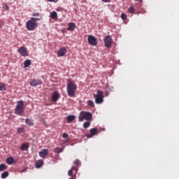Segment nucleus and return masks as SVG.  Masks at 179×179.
Returning a JSON list of instances; mask_svg holds the SVG:
<instances>
[{
    "instance_id": "obj_1",
    "label": "nucleus",
    "mask_w": 179,
    "mask_h": 179,
    "mask_svg": "<svg viewBox=\"0 0 179 179\" xmlns=\"http://www.w3.org/2000/svg\"><path fill=\"white\" fill-rule=\"evenodd\" d=\"M39 20H43V17L41 16L38 18L31 17V19L26 22L27 29H28L29 31L36 30V29L38 27V22H37V21Z\"/></svg>"
},
{
    "instance_id": "obj_2",
    "label": "nucleus",
    "mask_w": 179,
    "mask_h": 179,
    "mask_svg": "<svg viewBox=\"0 0 179 179\" xmlns=\"http://www.w3.org/2000/svg\"><path fill=\"white\" fill-rule=\"evenodd\" d=\"M78 86L75 85L73 82L70 81L67 84V94L69 97H75V93Z\"/></svg>"
},
{
    "instance_id": "obj_3",
    "label": "nucleus",
    "mask_w": 179,
    "mask_h": 179,
    "mask_svg": "<svg viewBox=\"0 0 179 179\" xmlns=\"http://www.w3.org/2000/svg\"><path fill=\"white\" fill-rule=\"evenodd\" d=\"M23 107H24V102L23 101H17L15 109V114L20 116L23 115Z\"/></svg>"
},
{
    "instance_id": "obj_4",
    "label": "nucleus",
    "mask_w": 179,
    "mask_h": 179,
    "mask_svg": "<svg viewBox=\"0 0 179 179\" xmlns=\"http://www.w3.org/2000/svg\"><path fill=\"white\" fill-rule=\"evenodd\" d=\"M79 121H83L86 120L87 121H90L92 118V113L90 112H85L82 111L80 113Z\"/></svg>"
},
{
    "instance_id": "obj_5",
    "label": "nucleus",
    "mask_w": 179,
    "mask_h": 179,
    "mask_svg": "<svg viewBox=\"0 0 179 179\" xmlns=\"http://www.w3.org/2000/svg\"><path fill=\"white\" fill-rule=\"evenodd\" d=\"M94 97L95 98V103H96V104H101V103H103V99L102 91L98 90L97 94H94Z\"/></svg>"
},
{
    "instance_id": "obj_6",
    "label": "nucleus",
    "mask_w": 179,
    "mask_h": 179,
    "mask_svg": "<svg viewBox=\"0 0 179 179\" xmlns=\"http://www.w3.org/2000/svg\"><path fill=\"white\" fill-rule=\"evenodd\" d=\"M103 41L105 43V46L107 48H111V45H113V38H111L110 35L106 36L103 39Z\"/></svg>"
},
{
    "instance_id": "obj_7",
    "label": "nucleus",
    "mask_w": 179,
    "mask_h": 179,
    "mask_svg": "<svg viewBox=\"0 0 179 179\" xmlns=\"http://www.w3.org/2000/svg\"><path fill=\"white\" fill-rule=\"evenodd\" d=\"M87 41L90 45L96 46L97 45V39L94 36L89 35L87 38Z\"/></svg>"
},
{
    "instance_id": "obj_8",
    "label": "nucleus",
    "mask_w": 179,
    "mask_h": 179,
    "mask_svg": "<svg viewBox=\"0 0 179 179\" xmlns=\"http://www.w3.org/2000/svg\"><path fill=\"white\" fill-rule=\"evenodd\" d=\"M18 52L22 55V57H27L29 55V53L27 52V49L24 47H20L18 49Z\"/></svg>"
},
{
    "instance_id": "obj_9",
    "label": "nucleus",
    "mask_w": 179,
    "mask_h": 179,
    "mask_svg": "<svg viewBox=\"0 0 179 179\" xmlns=\"http://www.w3.org/2000/svg\"><path fill=\"white\" fill-rule=\"evenodd\" d=\"M29 84H30V86L36 87L40 85H43V81L40 79L38 80L34 79L29 83Z\"/></svg>"
},
{
    "instance_id": "obj_10",
    "label": "nucleus",
    "mask_w": 179,
    "mask_h": 179,
    "mask_svg": "<svg viewBox=\"0 0 179 179\" xmlns=\"http://www.w3.org/2000/svg\"><path fill=\"white\" fill-rule=\"evenodd\" d=\"M90 134L86 135L87 138H92L93 136H94V135H96V134H97V129L96 128L91 129L90 130Z\"/></svg>"
},
{
    "instance_id": "obj_11",
    "label": "nucleus",
    "mask_w": 179,
    "mask_h": 179,
    "mask_svg": "<svg viewBox=\"0 0 179 179\" xmlns=\"http://www.w3.org/2000/svg\"><path fill=\"white\" fill-rule=\"evenodd\" d=\"M66 54V48H62L57 52V57H64Z\"/></svg>"
},
{
    "instance_id": "obj_12",
    "label": "nucleus",
    "mask_w": 179,
    "mask_h": 179,
    "mask_svg": "<svg viewBox=\"0 0 179 179\" xmlns=\"http://www.w3.org/2000/svg\"><path fill=\"white\" fill-rule=\"evenodd\" d=\"M58 99H59V94L58 91H55L52 95V101L54 102L58 101Z\"/></svg>"
},
{
    "instance_id": "obj_13",
    "label": "nucleus",
    "mask_w": 179,
    "mask_h": 179,
    "mask_svg": "<svg viewBox=\"0 0 179 179\" xmlns=\"http://www.w3.org/2000/svg\"><path fill=\"white\" fill-rule=\"evenodd\" d=\"M39 156L40 157L44 158L46 157V156H48V150L43 149L42 151L39 152Z\"/></svg>"
},
{
    "instance_id": "obj_14",
    "label": "nucleus",
    "mask_w": 179,
    "mask_h": 179,
    "mask_svg": "<svg viewBox=\"0 0 179 179\" xmlns=\"http://www.w3.org/2000/svg\"><path fill=\"white\" fill-rule=\"evenodd\" d=\"M25 124L28 125V127H34V120L33 119L27 118L25 120Z\"/></svg>"
},
{
    "instance_id": "obj_15",
    "label": "nucleus",
    "mask_w": 179,
    "mask_h": 179,
    "mask_svg": "<svg viewBox=\"0 0 179 179\" xmlns=\"http://www.w3.org/2000/svg\"><path fill=\"white\" fill-rule=\"evenodd\" d=\"M76 27V24H75V23L70 22V23H69V27L67 28V30L69 31H73V30H75Z\"/></svg>"
},
{
    "instance_id": "obj_16",
    "label": "nucleus",
    "mask_w": 179,
    "mask_h": 179,
    "mask_svg": "<svg viewBox=\"0 0 179 179\" xmlns=\"http://www.w3.org/2000/svg\"><path fill=\"white\" fill-rule=\"evenodd\" d=\"M20 150H22V152L29 150V143H22L20 147Z\"/></svg>"
},
{
    "instance_id": "obj_17",
    "label": "nucleus",
    "mask_w": 179,
    "mask_h": 179,
    "mask_svg": "<svg viewBox=\"0 0 179 179\" xmlns=\"http://www.w3.org/2000/svg\"><path fill=\"white\" fill-rule=\"evenodd\" d=\"M43 164H44V161L43 160H39V161L36 162L35 167L36 169H40L41 167L43 166Z\"/></svg>"
},
{
    "instance_id": "obj_18",
    "label": "nucleus",
    "mask_w": 179,
    "mask_h": 179,
    "mask_svg": "<svg viewBox=\"0 0 179 179\" xmlns=\"http://www.w3.org/2000/svg\"><path fill=\"white\" fill-rule=\"evenodd\" d=\"M73 170H75L76 173L78 171V169L76 166H72L71 169H70L68 172V174L69 177H71V176L73 174Z\"/></svg>"
},
{
    "instance_id": "obj_19",
    "label": "nucleus",
    "mask_w": 179,
    "mask_h": 179,
    "mask_svg": "<svg viewBox=\"0 0 179 179\" xmlns=\"http://www.w3.org/2000/svg\"><path fill=\"white\" fill-rule=\"evenodd\" d=\"M75 118H76V117H75V115H70L69 116H67L66 117V120H67V122H72V121H75Z\"/></svg>"
},
{
    "instance_id": "obj_20",
    "label": "nucleus",
    "mask_w": 179,
    "mask_h": 179,
    "mask_svg": "<svg viewBox=\"0 0 179 179\" xmlns=\"http://www.w3.org/2000/svg\"><path fill=\"white\" fill-rule=\"evenodd\" d=\"M6 163L7 164H13V163H15V159H13V157H10L6 159Z\"/></svg>"
},
{
    "instance_id": "obj_21",
    "label": "nucleus",
    "mask_w": 179,
    "mask_h": 179,
    "mask_svg": "<svg viewBox=\"0 0 179 179\" xmlns=\"http://www.w3.org/2000/svg\"><path fill=\"white\" fill-rule=\"evenodd\" d=\"M30 65H31V60L27 59L24 61V68H29V66H30Z\"/></svg>"
},
{
    "instance_id": "obj_22",
    "label": "nucleus",
    "mask_w": 179,
    "mask_h": 179,
    "mask_svg": "<svg viewBox=\"0 0 179 179\" xmlns=\"http://www.w3.org/2000/svg\"><path fill=\"white\" fill-rule=\"evenodd\" d=\"M5 170H8V166L5 164H0V173L1 171H5Z\"/></svg>"
},
{
    "instance_id": "obj_23",
    "label": "nucleus",
    "mask_w": 179,
    "mask_h": 179,
    "mask_svg": "<svg viewBox=\"0 0 179 179\" xmlns=\"http://www.w3.org/2000/svg\"><path fill=\"white\" fill-rule=\"evenodd\" d=\"M1 178H3V179L6 178V177H9V172H8V171H6L3 172V173L1 174Z\"/></svg>"
},
{
    "instance_id": "obj_24",
    "label": "nucleus",
    "mask_w": 179,
    "mask_h": 179,
    "mask_svg": "<svg viewBox=\"0 0 179 179\" xmlns=\"http://www.w3.org/2000/svg\"><path fill=\"white\" fill-rule=\"evenodd\" d=\"M3 90H6V85L2 83H0V92H3Z\"/></svg>"
},
{
    "instance_id": "obj_25",
    "label": "nucleus",
    "mask_w": 179,
    "mask_h": 179,
    "mask_svg": "<svg viewBox=\"0 0 179 179\" xmlns=\"http://www.w3.org/2000/svg\"><path fill=\"white\" fill-rule=\"evenodd\" d=\"M50 16L52 19H57V17H58V14L57 13V12L53 11L51 13Z\"/></svg>"
},
{
    "instance_id": "obj_26",
    "label": "nucleus",
    "mask_w": 179,
    "mask_h": 179,
    "mask_svg": "<svg viewBox=\"0 0 179 179\" xmlns=\"http://www.w3.org/2000/svg\"><path fill=\"white\" fill-rule=\"evenodd\" d=\"M24 132V127H20L17 130V134H23Z\"/></svg>"
},
{
    "instance_id": "obj_27",
    "label": "nucleus",
    "mask_w": 179,
    "mask_h": 179,
    "mask_svg": "<svg viewBox=\"0 0 179 179\" xmlns=\"http://www.w3.org/2000/svg\"><path fill=\"white\" fill-rule=\"evenodd\" d=\"M62 150H63L61 148L57 147L55 149L54 152H55V153H62Z\"/></svg>"
},
{
    "instance_id": "obj_28",
    "label": "nucleus",
    "mask_w": 179,
    "mask_h": 179,
    "mask_svg": "<svg viewBox=\"0 0 179 179\" xmlns=\"http://www.w3.org/2000/svg\"><path fill=\"white\" fill-rule=\"evenodd\" d=\"M87 106H89V107H94V103L93 101L89 100L87 101Z\"/></svg>"
},
{
    "instance_id": "obj_29",
    "label": "nucleus",
    "mask_w": 179,
    "mask_h": 179,
    "mask_svg": "<svg viewBox=\"0 0 179 179\" xmlns=\"http://www.w3.org/2000/svg\"><path fill=\"white\" fill-rule=\"evenodd\" d=\"M90 127V122H85L84 124H83V127L85 129L86 128H89Z\"/></svg>"
},
{
    "instance_id": "obj_30",
    "label": "nucleus",
    "mask_w": 179,
    "mask_h": 179,
    "mask_svg": "<svg viewBox=\"0 0 179 179\" xmlns=\"http://www.w3.org/2000/svg\"><path fill=\"white\" fill-rule=\"evenodd\" d=\"M73 164H74L75 166H80V164H82V162H80V161L79 159H76V160L74 161Z\"/></svg>"
},
{
    "instance_id": "obj_31",
    "label": "nucleus",
    "mask_w": 179,
    "mask_h": 179,
    "mask_svg": "<svg viewBox=\"0 0 179 179\" xmlns=\"http://www.w3.org/2000/svg\"><path fill=\"white\" fill-rule=\"evenodd\" d=\"M3 9H5V10H9V6L5 3L2 4Z\"/></svg>"
},
{
    "instance_id": "obj_32",
    "label": "nucleus",
    "mask_w": 179,
    "mask_h": 179,
    "mask_svg": "<svg viewBox=\"0 0 179 179\" xmlns=\"http://www.w3.org/2000/svg\"><path fill=\"white\" fill-rule=\"evenodd\" d=\"M128 10L129 13H134V12H135V8L134 7H130Z\"/></svg>"
},
{
    "instance_id": "obj_33",
    "label": "nucleus",
    "mask_w": 179,
    "mask_h": 179,
    "mask_svg": "<svg viewBox=\"0 0 179 179\" xmlns=\"http://www.w3.org/2000/svg\"><path fill=\"white\" fill-rule=\"evenodd\" d=\"M121 17H122V20H127V14L122 13L121 14Z\"/></svg>"
},
{
    "instance_id": "obj_34",
    "label": "nucleus",
    "mask_w": 179,
    "mask_h": 179,
    "mask_svg": "<svg viewBox=\"0 0 179 179\" xmlns=\"http://www.w3.org/2000/svg\"><path fill=\"white\" fill-rule=\"evenodd\" d=\"M32 16L36 17L37 16H40V13H33Z\"/></svg>"
},
{
    "instance_id": "obj_35",
    "label": "nucleus",
    "mask_w": 179,
    "mask_h": 179,
    "mask_svg": "<svg viewBox=\"0 0 179 179\" xmlns=\"http://www.w3.org/2000/svg\"><path fill=\"white\" fill-rule=\"evenodd\" d=\"M68 134H66V133H63V134H62V138H68Z\"/></svg>"
},
{
    "instance_id": "obj_36",
    "label": "nucleus",
    "mask_w": 179,
    "mask_h": 179,
    "mask_svg": "<svg viewBox=\"0 0 179 179\" xmlns=\"http://www.w3.org/2000/svg\"><path fill=\"white\" fill-rule=\"evenodd\" d=\"M26 171H27V167L24 168L23 170L20 171V173H26Z\"/></svg>"
},
{
    "instance_id": "obj_37",
    "label": "nucleus",
    "mask_w": 179,
    "mask_h": 179,
    "mask_svg": "<svg viewBox=\"0 0 179 179\" xmlns=\"http://www.w3.org/2000/svg\"><path fill=\"white\" fill-rule=\"evenodd\" d=\"M103 2H111V0H102Z\"/></svg>"
},
{
    "instance_id": "obj_38",
    "label": "nucleus",
    "mask_w": 179,
    "mask_h": 179,
    "mask_svg": "<svg viewBox=\"0 0 179 179\" xmlns=\"http://www.w3.org/2000/svg\"><path fill=\"white\" fill-rule=\"evenodd\" d=\"M2 26H3V22H2L1 21H0V28L2 27Z\"/></svg>"
},
{
    "instance_id": "obj_39",
    "label": "nucleus",
    "mask_w": 179,
    "mask_h": 179,
    "mask_svg": "<svg viewBox=\"0 0 179 179\" xmlns=\"http://www.w3.org/2000/svg\"><path fill=\"white\" fill-rule=\"evenodd\" d=\"M49 2H54L55 0H48Z\"/></svg>"
},
{
    "instance_id": "obj_40",
    "label": "nucleus",
    "mask_w": 179,
    "mask_h": 179,
    "mask_svg": "<svg viewBox=\"0 0 179 179\" xmlns=\"http://www.w3.org/2000/svg\"><path fill=\"white\" fill-rule=\"evenodd\" d=\"M69 179H75V178H69Z\"/></svg>"
},
{
    "instance_id": "obj_41",
    "label": "nucleus",
    "mask_w": 179,
    "mask_h": 179,
    "mask_svg": "<svg viewBox=\"0 0 179 179\" xmlns=\"http://www.w3.org/2000/svg\"><path fill=\"white\" fill-rule=\"evenodd\" d=\"M136 1H141V0H136Z\"/></svg>"
}]
</instances>
